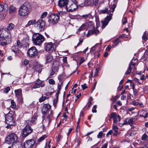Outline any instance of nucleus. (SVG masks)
<instances>
[{"instance_id": "f704fd0d", "label": "nucleus", "mask_w": 148, "mask_h": 148, "mask_svg": "<svg viewBox=\"0 0 148 148\" xmlns=\"http://www.w3.org/2000/svg\"><path fill=\"white\" fill-rule=\"evenodd\" d=\"M83 18L85 19H87L88 18H90L92 17L91 14L89 13L88 14L84 15L82 16Z\"/></svg>"}, {"instance_id": "13d9d810", "label": "nucleus", "mask_w": 148, "mask_h": 148, "mask_svg": "<svg viewBox=\"0 0 148 148\" xmlns=\"http://www.w3.org/2000/svg\"><path fill=\"white\" fill-rule=\"evenodd\" d=\"M61 137V136L59 134H58V136H57V141L58 142L60 141Z\"/></svg>"}, {"instance_id": "c756f323", "label": "nucleus", "mask_w": 148, "mask_h": 148, "mask_svg": "<svg viewBox=\"0 0 148 148\" xmlns=\"http://www.w3.org/2000/svg\"><path fill=\"white\" fill-rule=\"evenodd\" d=\"M87 26V23H85L83 24L78 29V32H80L82 30L86 28Z\"/></svg>"}, {"instance_id": "680f3d73", "label": "nucleus", "mask_w": 148, "mask_h": 148, "mask_svg": "<svg viewBox=\"0 0 148 148\" xmlns=\"http://www.w3.org/2000/svg\"><path fill=\"white\" fill-rule=\"evenodd\" d=\"M63 61L64 63H66L67 62V57H63Z\"/></svg>"}, {"instance_id": "69168bd1", "label": "nucleus", "mask_w": 148, "mask_h": 148, "mask_svg": "<svg viewBox=\"0 0 148 148\" xmlns=\"http://www.w3.org/2000/svg\"><path fill=\"white\" fill-rule=\"evenodd\" d=\"M112 133L113 132L112 130H110L108 132L107 134H106V136H108L109 135H111Z\"/></svg>"}, {"instance_id": "f3484780", "label": "nucleus", "mask_w": 148, "mask_h": 148, "mask_svg": "<svg viewBox=\"0 0 148 148\" xmlns=\"http://www.w3.org/2000/svg\"><path fill=\"white\" fill-rule=\"evenodd\" d=\"M50 108L51 106L49 104H44L41 109L42 113L44 114H46Z\"/></svg>"}, {"instance_id": "774afa93", "label": "nucleus", "mask_w": 148, "mask_h": 148, "mask_svg": "<svg viewBox=\"0 0 148 148\" xmlns=\"http://www.w3.org/2000/svg\"><path fill=\"white\" fill-rule=\"evenodd\" d=\"M107 143H105L101 148H107Z\"/></svg>"}, {"instance_id": "c03bdc74", "label": "nucleus", "mask_w": 148, "mask_h": 148, "mask_svg": "<svg viewBox=\"0 0 148 148\" xmlns=\"http://www.w3.org/2000/svg\"><path fill=\"white\" fill-rule=\"evenodd\" d=\"M131 104L134 106H136L138 105L139 104V102L136 100H135L132 102Z\"/></svg>"}, {"instance_id": "bf43d9fd", "label": "nucleus", "mask_w": 148, "mask_h": 148, "mask_svg": "<svg viewBox=\"0 0 148 148\" xmlns=\"http://www.w3.org/2000/svg\"><path fill=\"white\" fill-rule=\"evenodd\" d=\"M84 61V58L83 57H81L80 59V64H82Z\"/></svg>"}, {"instance_id": "0e129e2a", "label": "nucleus", "mask_w": 148, "mask_h": 148, "mask_svg": "<svg viewBox=\"0 0 148 148\" xmlns=\"http://www.w3.org/2000/svg\"><path fill=\"white\" fill-rule=\"evenodd\" d=\"M92 104V102H90V101H88V103L87 104V105L88 106V108H89L90 107Z\"/></svg>"}, {"instance_id": "de8ad7c7", "label": "nucleus", "mask_w": 148, "mask_h": 148, "mask_svg": "<svg viewBox=\"0 0 148 148\" xmlns=\"http://www.w3.org/2000/svg\"><path fill=\"white\" fill-rule=\"evenodd\" d=\"M17 98H18V102H20L21 103L23 102V98L22 97V95L20 96H18L17 97Z\"/></svg>"}, {"instance_id": "4be33fe9", "label": "nucleus", "mask_w": 148, "mask_h": 148, "mask_svg": "<svg viewBox=\"0 0 148 148\" xmlns=\"http://www.w3.org/2000/svg\"><path fill=\"white\" fill-rule=\"evenodd\" d=\"M56 49V47H45V50L49 53H52Z\"/></svg>"}, {"instance_id": "ddd939ff", "label": "nucleus", "mask_w": 148, "mask_h": 148, "mask_svg": "<svg viewBox=\"0 0 148 148\" xmlns=\"http://www.w3.org/2000/svg\"><path fill=\"white\" fill-rule=\"evenodd\" d=\"M136 119L134 117L131 118H127L124 121V123L122 125L128 124L132 126L134 123L135 122Z\"/></svg>"}, {"instance_id": "6e6d98bb", "label": "nucleus", "mask_w": 148, "mask_h": 148, "mask_svg": "<svg viewBox=\"0 0 148 148\" xmlns=\"http://www.w3.org/2000/svg\"><path fill=\"white\" fill-rule=\"evenodd\" d=\"M14 27V25L12 23H10V30L12 29Z\"/></svg>"}, {"instance_id": "20e7f679", "label": "nucleus", "mask_w": 148, "mask_h": 148, "mask_svg": "<svg viewBox=\"0 0 148 148\" xmlns=\"http://www.w3.org/2000/svg\"><path fill=\"white\" fill-rule=\"evenodd\" d=\"M62 13V12L59 11L57 14H51L49 16V20L50 23L53 25L56 24L59 20V16H61Z\"/></svg>"}, {"instance_id": "e433bc0d", "label": "nucleus", "mask_w": 148, "mask_h": 148, "mask_svg": "<svg viewBox=\"0 0 148 148\" xmlns=\"http://www.w3.org/2000/svg\"><path fill=\"white\" fill-rule=\"evenodd\" d=\"M115 44L114 45L117 46L118 45V44L121 43L120 41H119V38H117L113 42Z\"/></svg>"}, {"instance_id": "dca6fc26", "label": "nucleus", "mask_w": 148, "mask_h": 148, "mask_svg": "<svg viewBox=\"0 0 148 148\" xmlns=\"http://www.w3.org/2000/svg\"><path fill=\"white\" fill-rule=\"evenodd\" d=\"M136 63L132 61H131L129 64V67H128L127 71L125 73V75H128L130 73L132 70V65L135 68V66Z\"/></svg>"}, {"instance_id": "052dcab7", "label": "nucleus", "mask_w": 148, "mask_h": 148, "mask_svg": "<svg viewBox=\"0 0 148 148\" xmlns=\"http://www.w3.org/2000/svg\"><path fill=\"white\" fill-rule=\"evenodd\" d=\"M139 106L141 107V108H143L145 106L144 104L142 103H139V104H138Z\"/></svg>"}, {"instance_id": "f03ea898", "label": "nucleus", "mask_w": 148, "mask_h": 148, "mask_svg": "<svg viewBox=\"0 0 148 148\" xmlns=\"http://www.w3.org/2000/svg\"><path fill=\"white\" fill-rule=\"evenodd\" d=\"M30 10V6L29 3L25 2L20 7L19 13L21 16H25L27 15Z\"/></svg>"}, {"instance_id": "5701e85b", "label": "nucleus", "mask_w": 148, "mask_h": 148, "mask_svg": "<svg viewBox=\"0 0 148 148\" xmlns=\"http://www.w3.org/2000/svg\"><path fill=\"white\" fill-rule=\"evenodd\" d=\"M117 3V0H114L113 1V4H112V6H110V9H112V10H111L112 12H113L114 11L115 8L116 7Z\"/></svg>"}, {"instance_id": "473e14b6", "label": "nucleus", "mask_w": 148, "mask_h": 148, "mask_svg": "<svg viewBox=\"0 0 148 148\" xmlns=\"http://www.w3.org/2000/svg\"><path fill=\"white\" fill-rule=\"evenodd\" d=\"M11 107L12 109H15L16 107V103L13 100H12L11 101Z\"/></svg>"}, {"instance_id": "7c9ffc66", "label": "nucleus", "mask_w": 148, "mask_h": 148, "mask_svg": "<svg viewBox=\"0 0 148 148\" xmlns=\"http://www.w3.org/2000/svg\"><path fill=\"white\" fill-rule=\"evenodd\" d=\"M58 89L57 92L55 95V97H56L57 98L58 97V95L60 92V91L61 89V86L60 84H58Z\"/></svg>"}, {"instance_id": "2eb2a0df", "label": "nucleus", "mask_w": 148, "mask_h": 148, "mask_svg": "<svg viewBox=\"0 0 148 148\" xmlns=\"http://www.w3.org/2000/svg\"><path fill=\"white\" fill-rule=\"evenodd\" d=\"M18 137L14 133H12L10 134V145L12 143L18 141Z\"/></svg>"}, {"instance_id": "603ef678", "label": "nucleus", "mask_w": 148, "mask_h": 148, "mask_svg": "<svg viewBox=\"0 0 148 148\" xmlns=\"http://www.w3.org/2000/svg\"><path fill=\"white\" fill-rule=\"evenodd\" d=\"M56 97V99L54 100L53 103V105L54 106H56V104L57 103V101H58V98H57Z\"/></svg>"}, {"instance_id": "393cba45", "label": "nucleus", "mask_w": 148, "mask_h": 148, "mask_svg": "<svg viewBox=\"0 0 148 148\" xmlns=\"http://www.w3.org/2000/svg\"><path fill=\"white\" fill-rule=\"evenodd\" d=\"M52 57L51 54H49L46 56V62L48 63L51 62L52 60Z\"/></svg>"}, {"instance_id": "37998d69", "label": "nucleus", "mask_w": 148, "mask_h": 148, "mask_svg": "<svg viewBox=\"0 0 148 148\" xmlns=\"http://www.w3.org/2000/svg\"><path fill=\"white\" fill-rule=\"evenodd\" d=\"M49 84L51 85H54L55 84V82L53 79H50L49 80Z\"/></svg>"}, {"instance_id": "5fc2aeb1", "label": "nucleus", "mask_w": 148, "mask_h": 148, "mask_svg": "<svg viewBox=\"0 0 148 148\" xmlns=\"http://www.w3.org/2000/svg\"><path fill=\"white\" fill-rule=\"evenodd\" d=\"M146 77L144 75H143L140 77V79L142 80H145L146 79Z\"/></svg>"}, {"instance_id": "864d4df0", "label": "nucleus", "mask_w": 148, "mask_h": 148, "mask_svg": "<svg viewBox=\"0 0 148 148\" xmlns=\"http://www.w3.org/2000/svg\"><path fill=\"white\" fill-rule=\"evenodd\" d=\"M81 86L83 90H84L87 88V87L86 85V84H84L83 85H82Z\"/></svg>"}, {"instance_id": "b1692460", "label": "nucleus", "mask_w": 148, "mask_h": 148, "mask_svg": "<svg viewBox=\"0 0 148 148\" xmlns=\"http://www.w3.org/2000/svg\"><path fill=\"white\" fill-rule=\"evenodd\" d=\"M9 113V112L5 115V123L7 124V125L6 126V127L8 129L9 128V122L8 120L9 118H8L9 115H8Z\"/></svg>"}, {"instance_id": "7ed1b4c3", "label": "nucleus", "mask_w": 148, "mask_h": 148, "mask_svg": "<svg viewBox=\"0 0 148 148\" xmlns=\"http://www.w3.org/2000/svg\"><path fill=\"white\" fill-rule=\"evenodd\" d=\"M32 40L35 45H40L44 40V38L40 34L38 33H35L33 35Z\"/></svg>"}, {"instance_id": "58836bf2", "label": "nucleus", "mask_w": 148, "mask_h": 148, "mask_svg": "<svg viewBox=\"0 0 148 148\" xmlns=\"http://www.w3.org/2000/svg\"><path fill=\"white\" fill-rule=\"evenodd\" d=\"M147 135L146 134H145L142 136L141 139L143 141L146 140L147 139Z\"/></svg>"}, {"instance_id": "9b49d317", "label": "nucleus", "mask_w": 148, "mask_h": 148, "mask_svg": "<svg viewBox=\"0 0 148 148\" xmlns=\"http://www.w3.org/2000/svg\"><path fill=\"white\" fill-rule=\"evenodd\" d=\"M35 85L33 87V88L34 89L39 88L40 87H43L45 85L44 83L39 79H37L35 81Z\"/></svg>"}, {"instance_id": "4c0bfd02", "label": "nucleus", "mask_w": 148, "mask_h": 148, "mask_svg": "<svg viewBox=\"0 0 148 148\" xmlns=\"http://www.w3.org/2000/svg\"><path fill=\"white\" fill-rule=\"evenodd\" d=\"M112 130L116 133L118 132V129L117 126L114 125L113 126Z\"/></svg>"}, {"instance_id": "8fccbe9b", "label": "nucleus", "mask_w": 148, "mask_h": 148, "mask_svg": "<svg viewBox=\"0 0 148 148\" xmlns=\"http://www.w3.org/2000/svg\"><path fill=\"white\" fill-rule=\"evenodd\" d=\"M9 90V87H8L6 88H5L3 90V92L5 93H7L8 92Z\"/></svg>"}, {"instance_id": "2f4dec72", "label": "nucleus", "mask_w": 148, "mask_h": 148, "mask_svg": "<svg viewBox=\"0 0 148 148\" xmlns=\"http://www.w3.org/2000/svg\"><path fill=\"white\" fill-rule=\"evenodd\" d=\"M35 20H32L29 21L28 23L26 25V27H27L31 25H33L36 23Z\"/></svg>"}, {"instance_id": "c85d7f7f", "label": "nucleus", "mask_w": 148, "mask_h": 148, "mask_svg": "<svg viewBox=\"0 0 148 148\" xmlns=\"http://www.w3.org/2000/svg\"><path fill=\"white\" fill-rule=\"evenodd\" d=\"M58 44L59 43H58L57 44V43L54 42V43H53L52 42H48V43H45V46H58Z\"/></svg>"}, {"instance_id": "ea45409f", "label": "nucleus", "mask_w": 148, "mask_h": 148, "mask_svg": "<svg viewBox=\"0 0 148 148\" xmlns=\"http://www.w3.org/2000/svg\"><path fill=\"white\" fill-rule=\"evenodd\" d=\"M85 3L87 5H91V1L90 0H85Z\"/></svg>"}, {"instance_id": "49530a36", "label": "nucleus", "mask_w": 148, "mask_h": 148, "mask_svg": "<svg viewBox=\"0 0 148 148\" xmlns=\"http://www.w3.org/2000/svg\"><path fill=\"white\" fill-rule=\"evenodd\" d=\"M9 135L5 139V143H6L8 144L9 143Z\"/></svg>"}, {"instance_id": "09e8293b", "label": "nucleus", "mask_w": 148, "mask_h": 148, "mask_svg": "<svg viewBox=\"0 0 148 148\" xmlns=\"http://www.w3.org/2000/svg\"><path fill=\"white\" fill-rule=\"evenodd\" d=\"M15 47H12V51L14 52L15 53H18V48L14 49L13 47L14 48Z\"/></svg>"}, {"instance_id": "6e6552de", "label": "nucleus", "mask_w": 148, "mask_h": 148, "mask_svg": "<svg viewBox=\"0 0 148 148\" xmlns=\"http://www.w3.org/2000/svg\"><path fill=\"white\" fill-rule=\"evenodd\" d=\"M35 143V141L33 139L27 140L24 143V148H32Z\"/></svg>"}, {"instance_id": "4d7b16f0", "label": "nucleus", "mask_w": 148, "mask_h": 148, "mask_svg": "<svg viewBox=\"0 0 148 148\" xmlns=\"http://www.w3.org/2000/svg\"><path fill=\"white\" fill-rule=\"evenodd\" d=\"M127 23V19L126 17H124L123 19V24H125Z\"/></svg>"}, {"instance_id": "e2e57ef3", "label": "nucleus", "mask_w": 148, "mask_h": 148, "mask_svg": "<svg viewBox=\"0 0 148 148\" xmlns=\"http://www.w3.org/2000/svg\"><path fill=\"white\" fill-rule=\"evenodd\" d=\"M29 63V61L28 60H26L24 62V64L25 66L27 65Z\"/></svg>"}, {"instance_id": "cd10ccee", "label": "nucleus", "mask_w": 148, "mask_h": 148, "mask_svg": "<svg viewBox=\"0 0 148 148\" xmlns=\"http://www.w3.org/2000/svg\"><path fill=\"white\" fill-rule=\"evenodd\" d=\"M16 11V8L13 5L10 6V13H14Z\"/></svg>"}, {"instance_id": "c9c22d12", "label": "nucleus", "mask_w": 148, "mask_h": 148, "mask_svg": "<svg viewBox=\"0 0 148 148\" xmlns=\"http://www.w3.org/2000/svg\"><path fill=\"white\" fill-rule=\"evenodd\" d=\"M47 136L46 135H44L42 136V137H40L39 139H38V141L39 142H41L44 140L46 137Z\"/></svg>"}, {"instance_id": "423d86ee", "label": "nucleus", "mask_w": 148, "mask_h": 148, "mask_svg": "<svg viewBox=\"0 0 148 148\" xmlns=\"http://www.w3.org/2000/svg\"><path fill=\"white\" fill-rule=\"evenodd\" d=\"M32 132V129L29 125H26L23 129L22 137H25L28 136Z\"/></svg>"}, {"instance_id": "a878e982", "label": "nucleus", "mask_w": 148, "mask_h": 148, "mask_svg": "<svg viewBox=\"0 0 148 148\" xmlns=\"http://www.w3.org/2000/svg\"><path fill=\"white\" fill-rule=\"evenodd\" d=\"M16 97L20 96L22 95V90L21 89H18L15 90Z\"/></svg>"}, {"instance_id": "39448f33", "label": "nucleus", "mask_w": 148, "mask_h": 148, "mask_svg": "<svg viewBox=\"0 0 148 148\" xmlns=\"http://www.w3.org/2000/svg\"><path fill=\"white\" fill-rule=\"evenodd\" d=\"M78 7L76 0H68L66 4V9L69 12L73 11L75 10Z\"/></svg>"}, {"instance_id": "a19ab883", "label": "nucleus", "mask_w": 148, "mask_h": 148, "mask_svg": "<svg viewBox=\"0 0 148 148\" xmlns=\"http://www.w3.org/2000/svg\"><path fill=\"white\" fill-rule=\"evenodd\" d=\"M46 97L45 96H42L39 99V101L40 102H41L45 100Z\"/></svg>"}, {"instance_id": "3c124183", "label": "nucleus", "mask_w": 148, "mask_h": 148, "mask_svg": "<svg viewBox=\"0 0 148 148\" xmlns=\"http://www.w3.org/2000/svg\"><path fill=\"white\" fill-rule=\"evenodd\" d=\"M140 116H143L144 118H146L147 117H148V113L146 112L144 115H140Z\"/></svg>"}, {"instance_id": "9d476101", "label": "nucleus", "mask_w": 148, "mask_h": 148, "mask_svg": "<svg viewBox=\"0 0 148 148\" xmlns=\"http://www.w3.org/2000/svg\"><path fill=\"white\" fill-rule=\"evenodd\" d=\"M58 65L59 62H58L55 61L53 62L52 66V71L50 75L51 76H52L55 73L57 72Z\"/></svg>"}, {"instance_id": "f8f14e48", "label": "nucleus", "mask_w": 148, "mask_h": 148, "mask_svg": "<svg viewBox=\"0 0 148 148\" xmlns=\"http://www.w3.org/2000/svg\"><path fill=\"white\" fill-rule=\"evenodd\" d=\"M111 119H113L114 123H116L120 120V117L119 115H117L115 112H113L110 114Z\"/></svg>"}, {"instance_id": "0eeeda50", "label": "nucleus", "mask_w": 148, "mask_h": 148, "mask_svg": "<svg viewBox=\"0 0 148 148\" xmlns=\"http://www.w3.org/2000/svg\"><path fill=\"white\" fill-rule=\"evenodd\" d=\"M45 22L41 19H39L35 24L34 26L39 28L40 30L41 31L44 29L45 25Z\"/></svg>"}, {"instance_id": "a211bd4d", "label": "nucleus", "mask_w": 148, "mask_h": 148, "mask_svg": "<svg viewBox=\"0 0 148 148\" xmlns=\"http://www.w3.org/2000/svg\"><path fill=\"white\" fill-rule=\"evenodd\" d=\"M99 33V31L97 29H94L93 30H90L88 31L87 34L86 35L87 37H89L90 36L93 34L97 35Z\"/></svg>"}, {"instance_id": "412c9836", "label": "nucleus", "mask_w": 148, "mask_h": 148, "mask_svg": "<svg viewBox=\"0 0 148 148\" xmlns=\"http://www.w3.org/2000/svg\"><path fill=\"white\" fill-rule=\"evenodd\" d=\"M67 1L68 0H59L58 3V5L60 7L65 6H66V7Z\"/></svg>"}, {"instance_id": "a18cd8bd", "label": "nucleus", "mask_w": 148, "mask_h": 148, "mask_svg": "<svg viewBox=\"0 0 148 148\" xmlns=\"http://www.w3.org/2000/svg\"><path fill=\"white\" fill-rule=\"evenodd\" d=\"M103 135V132L100 131L99 133V134L97 136V137L99 138H101L102 137Z\"/></svg>"}, {"instance_id": "f257e3e1", "label": "nucleus", "mask_w": 148, "mask_h": 148, "mask_svg": "<svg viewBox=\"0 0 148 148\" xmlns=\"http://www.w3.org/2000/svg\"><path fill=\"white\" fill-rule=\"evenodd\" d=\"M101 13L105 14L106 13L110 15L107 16L104 20L101 21V27L102 29H103L108 25L109 21L112 19V14H111L110 10H108V8H106L104 9L101 10L100 11Z\"/></svg>"}, {"instance_id": "72a5a7b5", "label": "nucleus", "mask_w": 148, "mask_h": 148, "mask_svg": "<svg viewBox=\"0 0 148 148\" xmlns=\"http://www.w3.org/2000/svg\"><path fill=\"white\" fill-rule=\"evenodd\" d=\"M147 35L148 34L146 32H145L142 36L143 39L145 41L147 40Z\"/></svg>"}, {"instance_id": "338daca9", "label": "nucleus", "mask_w": 148, "mask_h": 148, "mask_svg": "<svg viewBox=\"0 0 148 148\" xmlns=\"http://www.w3.org/2000/svg\"><path fill=\"white\" fill-rule=\"evenodd\" d=\"M7 43L5 42H1L0 43V45L1 46H4V45L6 46L7 45Z\"/></svg>"}, {"instance_id": "bb28decb", "label": "nucleus", "mask_w": 148, "mask_h": 148, "mask_svg": "<svg viewBox=\"0 0 148 148\" xmlns=\"http://www.w3.org/2000/svg\"><path fill=\"white\" fill-rule=\"evenodd\" d=\"M10 120H11V121H10V127L11 126H14L16 124L15 122V120L12 116H10Z\"/></svg>"}, {"instance_id": "79ce46f5", "label": "nucleus", "mask_w": 148, "mask_h": 148, "mask_svg": "<svg viewBox=\"0 0 148 148\" xmlns=\"http://www.w3.org/2000/svg\"><path fill=\"white\" fill-rule=\"evenodd\" d=\"M47 12H44L41 15L40 18H43L46 17L47 15Z\"/></svg>"}, {"instance_id": "aec40b11", "label": "nucleus", "mask_w": 148, "mask_h": 148, "mask_svg": "<svg viewBox=\"0 0 148 148\" xmlns=\"http://www.w3.org/2000/svg\"><path fill=\"white\" fill-rule=\"evenodd\" d=\"M34 70L38 72V73H40L42 69V66L40 64H37L35 65L33 67Z\"/></svg>"}, {"instance_id": "6ab92c4d", "label": "nucleus", "mask_w": 148, "mask_h": 148, "mask_svg": "<svg viewBox=\"0 0 148 148\" xmlns=\"http://www.w3.org/2000/svg\"><path fill=\"white\" fill-rule=\"evenodd\" d=\"M8 9V5L7 3H5L4 5L0 4V12L3 11L4 12H7Z\"/></svg>"}, {"instance_id": "4468645a", "label": "nucleus", "mask_w": 148, "mask_h": 148, "mask_svg": "<svg viewBox=\"0 0 148 148\" xmlns=\"http://www.w3.org/2000/svg\"><path fill=\"white\" fill-rule=\"evenodd\" d=\"M10 148H23L21 143L19 141L12 143L10 145Z\"/></svg>"}, {"instance_id": "1a4fd4ad", "label": "nucleus", "mask_w": 148, "mask_h": 148, "mask_svg": "<svg viewBox=\"0 0 148 148\" xmlns=\"http://www.w3.org/2000/svg\"><path fill=\"white\" fill-rule=\"evenodd\" d=\"M27 53L30 57H33L37 55L38 52L35 47H32L28 50Z\"/></svg>"}]
</instances>
